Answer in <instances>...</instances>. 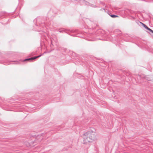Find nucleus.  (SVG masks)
I'll return each mask as SVG.
<instances>
[{"instance_id":"f257e3e1","label":"nucleus","mask_w":153,"mask_h":153,"mask_svg":"<svg viewBox=\"0 0 153 153\" xmlns=\"http://www.w3.org/2000/svg\"><path fill=\"white\" fill-rule=\"evenodd\" d=\"M95 129L91 128L90 130L85 133L83 135V143H87L88 142H91L95 139Z\"/></svg>"},{"instance_id":"7ed1b4c3","label":"nucleus","mask_w":153,"mask_h":153,"mask_svg":"<svg viewBox=\"0 0 153 153\" xmlns=\"http://www.w3.org/2000/svg\"><path fill=\"white\" fill-rule=\"evenodd\" d=\"M36 58H28L27 59H25L23 60V61H29L31 62L33 60L35 59Z\"/></svg>"},{"instance_id":"20e7f679","label":"nucleus","mask_w":153,"mask_h":153,"mask_svg":"<svg viewBox=\"0 0 153 153\" xmlns=\"http://www.w3.org/2000/svg\"><path fill=\"white\" fill-rule=\"evenodd\" d=\"M110 16L112 18H115V17H118V16H117L114 15H110Z\"/></svg>"},{"instance_id":"39448f33","label":"nucleus","mask_w":153,"mask_h":153,"mask_svg":"<svg viewBox=\"0 0 153 153\" xmlns=\"http://www.w3.org/2000/svg\"><path fill=\"white\" fill-rule=\"evenodd\" d=\"M41 136L42 137L41 138V139H42V135H39L38 136V137H40Z\"/></svg>"},{"instance_id":"423d86ee","label":"nucleus","mask_w":153,"mask_h":153,"mask_svg":"<svg viewBox=\"0 0 153 153\" xmlns=\"http://www.w3.org/2000/svg\"><path fill=\"white\" fill-rule=\"evenodd\" d=\"M40 56H36L33 57H36H36H39Z\"/></svg>"},{"instance_id":"f03ea898","label":"nucleus","mask_w":153,"mask_h":153,"mask_svg":"<svg viewBox=\"0 0 153 153\" xmlns=\"http://www.w3.org/2000/svg\"><path fill=\"white\" fill-rule=\"evenodd\" d=\"M140 23L145 28H146V29H147V30H148L150 31L151 32L153 33V31L151 29H150L148 27L145 25L143 23L141 22H140Z\"/></svg>"}]
</instances>
